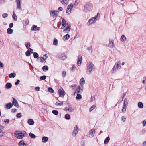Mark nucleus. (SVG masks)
I'll return each mask as SVG.
<instances>
[{
    "instance_id": "1",
    "label": "nucleus",
    "mask_w": 146,
    "mask_h": 146,
    "mask_svg": "<svg viewBox=\"0 0 146 146\" xmlns=\"http://www.w3.org/2000/svg\"><path fill=\"white\" fill-rule=\"evenodd\" d=\"M27 135L26 132L23 131H16L14 133L15 137L17 139H22Z\"/></svg>"
},
{
    "instance_id": "2",
    "label": "nucleus",
    "mask_w": 146,
    "mask_h": 146,
    "mask_svg": "<svg viewBox=\"0 0 146 146\" xmlns=\"http://www.w3.org/2000/svg\"><path fill=\"white\" fill-rule=\"evenodd\" d=\"M100 17V14L98 13L94 17L90 18L87 23L88 26H90L95 23L96 21Z\"/></svg>"
},
{
    "instance_id": "3",
    "label": "nucleus",
    "mask_w": 146,
    "mask_h": 146,
    "mask_svg": "<svg viewBox=\"0 0 146 146\" xmlns=\"http://www.w3.org/2000/svg\"><path fill=\"white\" fill-rule=\"evenodd\" d=\"M95 69L94 64L91 62H88L87 66L86 73L88 74H91L92 71Z\"/></svg>"
},
{
    "instance_id": "4",
    "label": "nucleus",
    "mask_w": 146,
    "mask_h": 146,
    "mask_svg": "<svg viewBox=\"0 0 146 146\" xmlns=\"http://www.w3.org/2000/svg\"><path fill=\"white\" fill-rule=\"evenodd\" d=\"M67 105L68 106L64 107V110L65 111H68L70 112H73L74 109L72 107V104L69 103H68Z\"/></svg>"
},
{
    "instance_id": "5",
    "label": "nucleus",
    "mask_w": 146,
    "mask_h": 146,
    "mask_svg": "<svg viewBox=\"0 0 146 146\" xmlns=\"http://www.w3.org/2000/svg\"><path fill=\"white\" fill-rule=\"evenodd\" d=\"M120 61H119L115 64L113 68V72H115L117 70L120 69L121 68V66L120 65Z\"/></svg>"
},
{
    "instance_id": "6",
    "label": "nucleus",
    "mask_w": 146,
    "mask_h": 146,
    "mask_svg": "<svg viewBox=\"0 0 146 146\" xmlns=\"http://www.w3.org/2000/svg\"><path fill=\"white\" fill-rule=\"evenodd\" d=\"M93 4L90 2H87L84 6V9H91L93 7Z\"/></svg>"
},
{
    "instance_id": "7",
    "label": "nucleus",
    "mask_w": 146,
    "mask_h": 146,
    "mask_svg": "<svg viewBox=\"0 0 146 146\" xmlns=\"http://www.w3.org/2000/svg\"><path fill=\"white\" fill-rule=\"evenodd\" d=\"M50 13L51 15L54 18L57 17V15L58 14V11L53 10L50 11Z\"/></svg>"
},
{
    "instance_id": "8",
    "label": "nucleus",
    "mask_w": 146,
    "mask_h": 146,
    "mask_svg": "<svg viewBox=\"0 0 146 146\" xmlns=\"http://www.w3.org/2000/svg\"><path fill=\"white\" fill-rule=\"evenodd\" d=\"M78 127L77 125H75L73 131L72 132V135L75 137L78 134Z\"/></svg>"
},
{
    "instance_id": "9",
    "label": "nucleus",
    "mask_w": 146,
    "mask_h": 146,
    "mask_svg": "<svg viewBox=\"0 0 146 146\" xmlns=\"http://www.w3.org/2000/svg\"><path fill=\"white\" fill-rule=\"evenodd\" d=\"M83 86H79L78 88H77L76 91L74 93V95H75L76 94L81 93L83 92Z\"/></svg>"
},
{
    "instance_id": "10",
    "label": "nucleus",
    "mask_w": 146,
    "mask_h": 146,
    "mask_svg": "<svg viewBox=\"0 0 146 146\" xmlns=\"http://www.w3.org/2000/svg\"><path fill=\"white\" fill-rule=\"evenodd\" d=\"M67 58L66 55L64 54H62L59 55L58 57V58L61 60H65Z\"/></svg>"
},
{
    "instance_id": "11",
    "label": "nucleus",
    "mask_w": 146,
    "mask_h": 146,
    "mask_svg": "<svg viewBox=\"0 0 146 146\" xmlns=\"http://www.w3.org/2000/svg\"><path fill=\"white\" fill-rule=\"evenodd\" d=\"M33 53V49L31 48H29L26 51L25 53V55L27 56H30L31 53Z\"/></svg>"
},
{
    "instance_id": "12",
    "label": "nucleus",
    "mask_w": 146,
    "mask_h": 146,
    "mask_svg": "<svg viewBox=\"0 0 146 146\" xmlns=\"http://www.w3.org/2000/svg\"><path fill=\"white\" fill-rule=\"evenodd\" d=\"M95 132V131L94 129H92L90 130L89 134V137L90 138L92 137L94 135Z\"/></svg>"
},
{
    "instance_id": "13",
    "label": "nucleus",
    "mask_w": 146,
    "mask_h": 146,
    "mask_svg": "<svg viewBox=\"0 0 146 146\" xmlns=\"http://www.w3.org/2000/svg\"><path fill=\"white\" fill-rule=\"evenodd\" d=\"M58 92L60 96L63 97L65 95V92L63 89H60L58 90Z\"/></svg>"
},
{
    "instance_id": "14",
    "label": "nucleus",
    "mask_w": 146,
    "mask_h": 146,
    "mask_svg": "<svg viewBox=\"0 0 146 146\" xmlns=\"http://www.w3.org/2000/svg\"><path fill=\"white\" fill-rule=\"evenodd\" d=\"M109 42L108 46L110 48H113L114 46L113 40L110 39Z\"/></svg>"
},
{
    "instance_id": "15",
    "label": "nucleus",
    "mask_w": 146,
    "mask_h": 146,
    "mask_svg": "<svg viewBox=\"0 0 146 146\" xmlns=\"http://www.w3.org/2000/svg\"><path fill=\"white\" fill-rule=\"evenodd\" d=\"M43 56L44 57H40V58L41 62H46L45 60L46 59L48 56H47V54H45V55Z\"/></svg>"
},
{
    "instance_id": "16",
    "label": "nucleus",
    "mask_w": 146,
    "mask_h": 146,
    "mask_svg": "<svg viewBox=\"0 0 146 146\" xmlns=\"http://www.w3.org/2000/svg\"><path fill=\"white\" fill-rule=\"evenodd\" d=\"M13 104L12 103H9L5 105V108L6 110H7L11 108Z\"/></svg>"
},
{
    "instance_id": "17",
    "label": "nucleus",
    "mask_w": 146,
    "mask_h": 146,
    "mask_svg": "<svg viewBox=\"0 0 146 146\" xmlns=\"http://www.w3.org/2000/svg\"><path fill=\"white\" fill-rule=\"evenodd\" d=\"M82 57L80 56H79L77 61V63L78 66L80 65L81 63L82 62Z\"/></svg>"
},
{
    "instance_id": "18",
    "label": "nucleus",
    "mask_w": 146,
    "mask_h": 146,
    "mask_svg": "<svg viewBox=\"0 0 146 146\" xmlns=\"http://www.w3.org/2000/svg\"><path fill=\"white\" fill-rule=\"evenodd\" d=\"M70 26L68 25V26L64 29L63 31L64 33H68L70 31Z\"/></svg>"
},
{
    "instance_id": "19",
    "label": "nucleus",
    "mask_w": 146,
    "mask_h": 146,
    "mask_svg": "<svg viewBox=\"0 0 146 146\" xmlns=\"http://www.w3.org/2000/svg\"><path fill=\"white\" fill-rule=\"evenodd\" d=\"M21 0H16L17 8L18 9H21Z\"/></svg>"
},
{
    "instance_id": "20",
    "label": "nucleus",
    "mask_w": 146,
    "mask_h": 146,
    "mask_svg": "<svg viewBox=\"0 0 146 146\" xmlns=\"http://www.w3.org/2000/svg\"><path fill=\"white\" fill-rule=\"evenodd\" d=\"M13 104L14 106L18 107L19 106V104L15 98H13Z\"/></svg>"
},
{
    "instance_id": "21",
    "label": "nucleus",
    "mask_w": 146,
    "mask_h": 146,
    "mask_svg": "<svg viewBox=\"0 0 146 146\" xmlns=\"http://www.w3.org/2000/svg\"><path fill=\"white\" fill-rule=\"evenodd\" d=\"M39 27L36 26L35 25H33L31 28V30L33 31L39 30Z\"/></svg>"
},
{
    "instance_id": "22",
    "label": "nucleus",
    "mask_w": 146,
    "mask_h": 146,
    "mask_svg": "<svg viewBox=\"0 0 146 146\" xmlns=\"http://www.w3.org/2000/svg\"><path fill=\"white\" fill-rule=\"evenodd\" d=\"M28 123L30 125H33L34 124V121L33 119H29L27 121Z\"/></svg>"
},
{
    "instance_id": "23",
    "label": "nucleus",
    "mask_w": 146,
    "mask_h": 146,
    "mask_svg": "<svg viewBox=\"0 0 146 146\" xmlns=\"http://www.w3.org/2000/svg\"><path fill=\"white\" fill-rule=\"evenodd\" d=\"M12 84L10 83H7L5 85V88L7 89H9L12 87Z\"/></svg>"
},
{
    "instance_id": "24",
    "label": "nucleus",
    "mask_w": 146,
    "mask_h": 146,
    "mask_svg": "<svg viewBox=\"0 0 146 146\" xmlns=\"http://www.w3.org/2000/svg\"><path fill=\"white\" fill-rule=\"evenodd\" d=\"M19 146H25L26 145L24 141L23 140L21 141L19 143Z\"/></svg>"
},
{
    "instance_id": "25",
    "label": "nucleus",
    "mask_w": 146,
    "mask_h": 146,
    "mask_svg": "<svg viewBox=\"0 0 146 146\" xmlns=\"http://www.w3.org/2000/svg\"><path fill=\"white\" fill-rule=\"evenodd\" d=\"M42 141L43 143L46 142L48 140V138L47 137H44L42 138Z\"/></svg>"
},
{
    "instance_id": "26",
    "label": "nucleus",
    "mask_w": 146,
    "mask_h": 146,
    "mask_svg": "<svg viewBox=\"0 0 146 146\" xmlns=\"http://www.w3.org/2000/svg\"><path fill=\"white\" fill-rule=\"evenodd\" d=\"M110 138L109 137H107L105 139L104 143L105 144H106L108 143L110 140Z\"/></svg>"
},
{
    "instance_id": "27",
    "label": "nucleus",
    "mask_w": 146,
    "mask_h": 146,
    "mask_svg": "<svg viewBox=\"0 0 146 146\" xmlns=\"http://www.w3.org/2000/svg\"><path fill=\"white\" fill-rule=\"evenodd\" d=\"M121 40L122 42H125L126 40L125 36L124 35H122L121 37Z\"/></svg>"
},
{
    "instance_id": "28",
    "label": "nucleus",
    "mask_w": 146,
    "mask_h": 146,
    "mask_svg": "<svg viewBox=\"0 0 146 146\" xmlns=\"http://www.w3.org/2000/svg\"><path fill=\"white\" fill-rule=\"evenodd\" d=\"M72 8H74V6L73 4L71 3L68 5L67 9H72Z\"/></svg>"
},
{
    "instance_id": "29",
    "label": "nucleus",
    "mask_w": 146,
    "mask_h": 146,
    "mask_svg": "<svg viewBox=\"0 0 146 146\" xmlns=\"http://www.w3.org/2000/svg\"><path fill=\"white\" fill-rule=\"evenodd\" d=\"M138 106L139 108H141L143 107V104L142 102H139L138 104Z\"/></svg>"
},
{
    "instance_id": "30",
    "label": "nucleus",
    "mask_w": 146,
    "mask_h": 146,
    "mask_svg": "<svg viewBox=\"0 0 146 146\" xmlns=\"http://www.w3.org/2000/svg\"><path fill=\"white\" fill-rule=\"evenodd\" d=\"M68 2L69 0H62L61 1V3L63 4H68Z\"/></svg>"
},
{
    "instance_id": "31",
    "label": "nucleus",
    "mask_w": 146,
    "mask_h": 146,
    "mask_svg": "<svg viewBox=\"0 0 146 146\" xmlns=\"http://www.w3.org/2000/svg\"><path fill=\"white\" fill-rule=\"evenodd\" d=\"M7 33L9 34H11L13 33V30L10 28H8L7 30Z\"/></svg>"
},
{
    "instance_id": "32",
    "label": "nucleus",
    "mask_w": 146,
    "mask_h": 146,
    "mask_svg": "<svg viewBox=\"0 0 146 146\" xmlns=\"http://www.w3.org/2000/svg\"><path fill=\"white\" fill-rule=\"evenodd\" d=\"M55 105H56L61 106L63 105V103L60 101H58L56 102Z\"/></svg>"
},
{
    "instance_id": "33",
    "label": "nucleus",
    "mask_w": 146,
    "mask_h": 146,
    "mask_svg": "<svg viewBox=\"0 0 146 146\" xmlns=\"http://www.w3.org/2000/svg\"><path fill=\"white\" fill-rule=\"evenodd\" d=\"M16 76V74L15 73H12L10 74L9 76L10 78H14Z\"/></svg>"
},
{
    "instance_id": "34",
    "label": "nucleus",
    "mask_w": 146,
    "mask_h": 146,
    "mask_svg": "<svg viewBox=\"0 0 146 146\" xmlns=\"http://www.w3.org/2000/svg\"><path fill=\"white\" fill-rule=\"evenodd\" d=\"M29 135L30 137L33 139H34L36 137L35 135L33 133L30 132L29 134Z\"/></svg>"
},
{
    "instance_id": "35",
    "label": "nucleus",
    "mask_w": 146,
    "mask_h": 146,
    "mask_svg": "<svg viewBox=\"0 0 146 146\" xmlns=\"http://www.w3.org/2000/svg\"><path fill=\"white\" fill-rule=\"evenodd\" d=\"M13 15L12 16V17L15 20H16L17 19V17L16 15V14L14 11H13Z\"/></svg>"
},
{
    "instance_id": "36",
    "label": "nucleus",
    "mask_w": 146,
    "mask_h": 146,
    "mask_svg": "<svg viewBox=\"0 0 146 146\" xmlns=\"http://www.w3.org/2000/svg\"><path fill=\"white\" fill-rule=\"evenodd\" d=\"M128 105V101L127 100V99H125L124 100L123 104V105L125 106H127Z\"/></svg>"
},
{
    "instance_id": "37",
    "label": "nucleus",
    "mask_w": 146,
    "mask_h": 146,
    "mask_svg": "<svg viewBox=\"0 0 146 146\" xmlns=\"http://www.w3.org/2000/svg\"><path fill=\"white\" fill-rule=\"evenodd\" d=\"M127 106H124L123 105V109L122 110V112L123 113H125L126 112V110L127 108Z\"/></svg>"
},
{
    "instance_id": "38",
    "label": "nucleus",
    "mask_w": 146,
    "mask_h": 146,
    "mask_svg": "<svg viewBox=\"0 0 146 146\" xmlns=\"http://www.w3.org/2000/svg\"><path fill=\"white\" fill-rule=\"evenodd\" d=\"M78 0H76L74 2V4H73V6H74V8H75L78 5Z\"/></svg>"
},
{
    "instance_id": "39",
    "label": "nucleus",
    "mask_w": 146,
    "mask_h": 146,
    "mask_svg": "<svg viewBox=\"0 0 146 146\" xmlns=\"http://www.w3.org/2000/svg\"><path fill=\"white\" fill-rule=\"evenodd\" d=\"M77 94V96L76 97V98L77 99H80L81 98L82 96L80 94Z\"/></svg>"
},
{
    "instance_id": "40",
    "label": "nucleus",
    "mask_w": 146,
    "mask_h": 146,
    "mask_svg": "<svg viewBox=\"0 0 146 146\" xmlns=\"http://www.w3.org/2000/svg\"><path fill=\"white\" fill-rule=\"evenodd\" d=\"M65 118L67 120H69L70 118V115L69 114H66L65 116Z\"/></svg>"
},
{
    "instance_id": "41",
    "label": "nucleus",
    "mask_w": 146,
    "mask_h": 146,
    "mask_svg": "<svg viewBox=\"0 0 146 146\" xmlns=\"http://www.w3.org/2000/svg\"><path fill=\"white\" fill-rule=\"evenodd\" d=\"M38 54L36 52H34L33 53V56L34 58H37L38 57Z\"/></svg>"
},
{
    "instance_id": "42",
    "label": "nucleus",
    "mask_w": 146,
    "mask_h": 146,
    "mask_svg": "<svg viewBox=\"0 0 146 146\" xmlns=\"http://www.w3.org/2000/svg\"><path fill=\"white\" fill-rule=\"evenodd\" d=\"M42 70L44 71H47L48 70V67L47 66H44L42 67Z\"/></svg>"
},
{
    "instance_id": "43",
    "label": "nucleus",
    "mask_w": 146,
    "mask_h": 146,
    "mask_svg": "<svg viewBox=\"0 0 146 146\" xmlns=\"http://www.w3.org/2000/svg\"><path fill=\"white\" fill-rule=\"evenodd\" d=\"M64 38H65V39L68 40L70 38V35L68 34H66L64 36Z\"/></svg>"
},
{
    "instance_id": "44",
    "label": "nucleus",
    "mask_w": 146,
    "mask_h": 146,
    "mask_svg": "<svg viewBox=\"0 0 146 146\" xmlns=\"http://www.w3.org/2000/svg\"><path fill=\"white\" fill-rule=\"evenodd\" d=\"M80 82L81 84H84L85 83L84 79L83 78H81L80 80Z\"/></svg>"
},
{
    "instance_id": "45",
    "label": "nucleus",
    "mask_w": 146,
    "mask_h": 146,
    "mask_svg": "<svg viewBox=\"0 0 146 146\" xmlns=\"http://www.w3.org/2000/svg\"><path fill=\"white\" fill-rule=\"evenodd\" d=\"M96 107V106L94 105H93L89 109V111L91 112Z\"/></svg>"
},
{
    "instance_id": "46",
    "label": "nucleus",
    "mask_w": 146,
    "mask_h": 146,
    "mask_svg": "<svg viewBox=\"0 0 146 146\" xmlns=\"http://www.w3.org/2000/svg\"><path fill=\"white\" fill-rule=\"evenodd\" d=\"M52 113L53 114L55 115H57L58 113V111L56 110H53L52 111Z\"/></svg>"
},
{
    "instance_id": "47",
    "label": "nucleus",
    "mask_w": 146,
    "mask_h": 146,
    "mask_svg": "<svg viewBox=\"0 0 146 146\" xmlns=\"http://www.w3.org/2000/svg\"><path fill=\"white\" fill-rule=\"evenodd\" d=\"M66 75V72L65 71H63L62 72V76L63 77H65Z\"/></svg>"
},
{
    "instance_id": "48",
    "label": "nucleus",
    "mask_w": 146,
    "mask_h": 146,
    "mask_svg": "<svg viewBox=\"0 0 146 146\" xmlns=\"http://www.w3.org/2000/svg\"><path fill=\"white\" fill-rule=\"evenodd\" d=\"M53 44L55 45H57L58 44V40L56 39L54 40Z\"/></svg>"
},
{
    "instance_id": "49",
    "label": "nucleus",
    "mask_w": 146,
    "mask_h": 146,
    "mask_svg": "<svg viewBox=\"0 0 146 146\" xmlns=\"http://www.w3.org/2000/svg\"><path fill=\"white\" fill-rule=\"evenodd\" d=\"M48 90L50 93H53L54 92L53 90L51 87H49L48 88Z\"/></svg>"
},
{
    "instance_id": "50",
    "label": "nucleus",
    "mask_w": 146,
    "mask_h": 146,
    "mask_svg": "<svg viewBox=\"0 0 146 146\" xmlns=\"http://www.w3.org/2000/svg\"><path fill=\"white\" fill-rule=\"evenodd\" d=\"M46 78V76L45 75H44L42 76H41L40 77V79L42 80H45Z\"/></svg>"
},
{
    "instance_id": "51",
    "label": "nucleus",
    "mask_w": 146,
    "mask_h": 146,
    "mask_svg": "<svg viewBox=\"0 0 146 146\" xmlns=\"http://www.w3.org/2000/svg\"><path fill=\"white\" fill-rule=\"evenodd\" d=\"M85 141L84 140H82V141L81 142V145L82 146H84L85 144Z\"/></svg>"
},
{
    "instance_id": "52",
    "label": "nucleus",
    "mask_w": 146,
    "mask_h": 146,
    "mask_svg": "<svg viewBox=\"0 0 146 146\" xmlns=\"http://www.w3.org/2000/svg\"><path fill=\"white\" fill-rule=\"evenodd\" d=\"M26 47L27 48H28L30 46V44L29 42H28L27 43L25 44Z\"/></svg>"
},
{
    "instance_id": "53",
    "label": "nucleus",
    "mask_w": 146,
    "mask_h": 146,
    "mask_svg": "<svg viewBox=\"0 0 146 146\" xmlns=\"http://www.w3.org/2000/svg\"><path fill=\"white\" fill-rule=\"evenodd\" d=\"M121 119L123 122H124L126 121V118L124 116H123L121 117Z\"/></svg>"
},
{
    "instance_id": "54",
    "label": "nucleus",
    "mask_w": 146,
    "mask_h": 146,
    "mask_svg": "<svg viewBox=\"0 0 146 146\" xmlns=\"http://www.w3.org/2000/svg\"><path fill=\"white\" fill-rule=\"evenodd\" d=\"M71 10H66V13L67 15H69L71 12Z\"/></svg>"
},
{
    "instance_id": "55",
    "label": "nucleus",
    "mask_w": 146,
    "mask_h": 146,
    "mask_svg": "<svg viewBox=\"0 0 146 146\" xmlns=\"http://www.w3.org/2000/svg\"><path fill=\"white\" fill-rule=\"evenodd\" d=\"M75 68V66H72L70 68V70L71 71H72V72H73L74 71Z\"/></svg>"
},
{
    "instance_id": "56",
    "label": "nucleus",
    "mask_w": 146,
    "mask_h": 146,
    "mask_svg": "<svg viewBox=\"0 0 146 146\" xmlns=\"http://www.w3.org/2000/svg\"><path fill=\"white\" fill-rule=\"evenodd\" d=\"M8 14L7 13H4L2 15L3 17V18H5L8 16Z\"/></svg>"
},
{
    "instance_id": "57",
    "label": "nucleus",
    "mask_w": 146,
    "mask_h": 146,
    "mask_svg": "<svg viewBox=\"0 0 146 146\" xmlns=\"http://www.w3.org/2000/svg\"><path fill=\"white\" fill-rule=\"evenodd\" d=\"M3 132L2 130H0V137H2L3 135Z\"/></svg>"
},
{
    "instance_id": "58",
    "label": "nucleus",
    "mask_w": 146,
    "mask_h": 146,
    "mask_svg": "<svg viewBox=\"0 0 146 146\" xmlns=\"http://www.w3.org/2000/svg\"><path fill=\"white\" fill-rule=\"evenodd\" d=\"M21 116V114L20 113H17L16 115V117L18 118H20Z\"/></svg>"
},
{
    "instance_id": "59",
    "label": "nucleus",
    "mask_w": 146,
    "mask_h": 146,
    "mask_svg": "<svg viewBox=\"0 0 146 146\" xmlns=\"http://www.w3.org/2000/svg\"><path fill=\"white\" fill-rule=\"evenodd\" d=\"M4 120L5 122L6 123H8L9 122V120L8 119H5Z\"/></svg>"
},
{
    "instance_id": "60",
    "label": "nucleus",
    "mask_w": 146,
    "mask_h": 146,
    "mask_svg": "<svg viewBox=\"0 0 146 146\" xmlns=\"http://www.w3.org/2000/svg\"><path fill=\"white\" fill-rule=\"evenodd\" d=\"M20 80H18L17 81H16V82L15 83V84L16 85H18L19 83L20 82Z\"/></svg>"
},
{
    "instance_id": "61",
    "label": "nucleus",
    "mask_w": 146,
    "mask_h": 146,
    "mask_svg": "<svg viewBox=\"0 0 146 146\" xmlns=\"http://www.w3.org/2000/svg\"><path fill=\"white\" fill-rule=\"evenodd\" d=\"M40 87H37L35 88V90L36 91H38L40 90Z\"/></svg>"
},
{
    "instance_id": "62",
    "label": "nucleus",
    "mask_w": 146,
    "mask_h": 146,
    "mask_svg": "<svg viewBox=\"0 0 146 146\" xmlns=\"http://www.w3.org/2000/svg\"><path fill=\"white\" fill-rule=\"evenodd\" d=\"M143 80L142 81V82L144 84L146 83V78H143Z\"/></svg>"
},
{
    "instance_id": "63",
    "label": "nucleus",
    "mask_w": 146,
    "mask_h": 146,
    "mask_svg": "<svg viewBox=\"0 0 146 146\" xmlns=\"http://www.w3.org/2000/svg\"><path fill=\"white\" fill-rule=\"evenodd\" d=\"M146 124V120H144L143 123V126H145Z\"/></svg>"
},
{
    "instance_id": "64",
    "label": "nucleus",
    "mask_w": 146,
    "mask_h": 146,
    "mask_svg": "<svg viewBox=\"0 0 146 146\" xmlns=\"http://www.w3.org/2000/svg\"><path fill=\"white\" fill-rule=\"evenodd\" d=\"M5 2V0H0V3L3 4Z\"/></svg>"
}]
</instances>
